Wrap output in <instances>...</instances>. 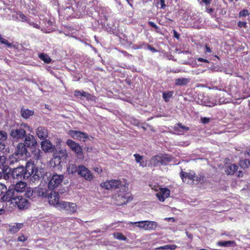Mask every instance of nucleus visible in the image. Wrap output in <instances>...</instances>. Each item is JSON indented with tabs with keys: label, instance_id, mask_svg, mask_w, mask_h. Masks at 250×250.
Listing matches in <instances>:
<instances>
[{
	"label": "nucleus",
	"instance_id": "nucleus-5",
	"mask_svg": "<svg viewBox=\"0 0 250 250\" xmlns=\"http://www.w3.org/2000/svg\"><path fill=\"white\" fill-rule=\"evenodd\" d=\"M57 209L64 210L67 214L72 215L77 212L78 208L76 204L74 203L62 201Z\"/></svg>",
	"mask_w": 250,
	"mask_h": 250
},
{
	"label": "nucleus",
	"instance_id": "nucleus-23",
	"mask_svg": "<svg viewBox=\"0 0 250 250\" xmlns=\"http://www.w3.org/2000/svg\"><path fill=\"white\" fill-rule=\"evenodd\" d=\"M23 226L22 223H15L14 225H10L9 226V231L11 233L14 234L21 229Z\"/></svg>",
	"mask_w": 250,
	"mask_h": 250
},
{
	"label": "nucleus",
	"instance_id": "nucleus-24",
	"mask_svg": "<svg viewBox=\"0 0 250 250\" xmlns=\"http://www.w3.org/2000/svg\"><path fill=\"white\" fill-rule=\"evenodd\" d=\"M190 81V79L188 78H180L176 79L175 81V84L176 86H183L188 84Z\"/></svg>",
	"mask_w": 250,
	"mask_h": 250
},
{
	"label": "nucleus",
	"instance_id": "nucleus-46",
	"mask_svg": "<svg viewBox=\"0 0 250 250\" xmlns=\"http://www.w3.org/2000/svg\"><path fill=\"white\" fill-rule=\"evenodd\" d=\"M250 15V12H249L248 10L247 9H244L243 10H241L240 11L239 13V16L240 17H246L247 16H249Z\"/></svg>",
	"mask_w": 250,
	"mask_h": 250
},
{
	"label": "nucleus",
	"instance_id": "nucleus-10",
	"mask_svg": "<svg viewBox=\"0 0 250 250\" xmlns=\"http://www.w3.org/2000/svg\"><path fill=\"white\" fill-rule=\"evenodd\" d=\"M47 197L49 204L58 208L62 201L60 200V195L58 192L52 190L49 193H48Z\"/></svg>",
	"mask_w": 250,
	"mask_h": 250
},
{
	"label": "nucleus",
	"instance_id": "nucleus-17",
	"mask_svg": "<svg viewBox=\"0 0 250 250\" xmlns=\"http://www.w3.org/2000/svg\"><path fill=\"white\" fill-rule=\"evenodd\" d=\"M11 185L14 188L15 191L18 193V195H19V193L25 191L27 188L26 183L22 182V180L15 182V183H12Z\"/></svg>",
	"mask_w": 250,
	"mask_h": 250
},
{
	"label": "nucleus",
	"instance_id": "nucleus-7",
	"mask_svg": "<svg viewBox=\"0 0 250 250\" xmlns=\"http://www.w3.org/2000/svg\"><path fill=\"white\" fill-rule=\"evenodd\" d=\"M128 224L135 225L137 227L145 230H154L158 226L156 222L150 221H142L135 222H130L128 223Z\"/></svg>",
	"mask_w": 250,
	"mask_h": 250
},
{
	"label": "nucleus",
	"instance_id": "nucleus-64",
	"mask_svg": "<svg viewBox=\"0 0 250 250\" xmlns=\"http://www.w3.org/2000/svg\"><path fill=\"white\" fill-rule=\"evenodd\" d=\"M246 153H247V154L248 155L250 156V149H249L247 151V152H246Z\"/></svg>",
	"mask_w": 250,
	"mask_h": 250
},
{
	"label": "nucleus",
	"instance_id": "nucleus-22",
	"mask_svg": "<svg viewBox=\"0 0 250 250\" xmlns=\"http://www.w3.org/2000/svg\"><path fill=\"white\" fill-rule=\"evenodd\" d=\"M36 133L41 140H45L48 137V130L44 126H39L36 129Z\"/></svg>",
	"mask_w": 250,
	"mask_h": 250
},
{
	"label": "nucleus",
	"instance_id": "nucleus-57",
	"mask_svg": "<svg viewBox=\"0 0 250 250\" xmlns=\"http://www.w3.org/2000/svg\"><path fill=\"white\" fill-rule=\"evenodd\" d=\"M197 61L200 62H207V63L209 62L208 60L202 58H197Z\"/></svg>",
	"mask_w": 250,
	"mask_h": 250
},
{
	"label": "nucleus",
	"instance_id": "nucleus-48",
	"mask_svg": "<svg viewBox=\"0 0 250 250\" xmlns=\"http://www.w3.org/2000/svg\"><path fill=\"white\" fill-rule=\"evenodd\" d=\"M6 146L4 142H0V151L2 153H5L7 152V149L6 148Z\"/></svg>",
	"mask_w": 250,
	"mask_h": 250
},
{
	"label": "nucleus",
	"instance_id": "nucleus-11",
	"mask_svg": "<svg viewBox=\"0 0 250 250\" xmlns=\"http://www.w3.org/2000/svg\"><path fill=\"white\" fill-rule=\"evenodd\" d=\"M100 186L106 189H116L120 188L122 185L120 181L118 180H111L103 182Z\"/></svg>",
	"mask_w": 250,
	"mask_h": 250
},
{
	"label": "nucleus",
	"instance_id": "nucleus-44",
	"mask_svg": "<svg viewBox=\"0 0 250 250\" xmlns=\"http://www.w3.org/2000/svg\"><path fill=\"white\" fill-rule=\"evenodd\" d=\"M85 8V6H83L82 7H81V6H80V3H78L77 4V10L78 12L79 13L80 15H82L84 13Z\"/></svg>",
	"mask_w": 250,
	"mask_h": 250
},
{
	"label": "nucleus",
	"instance_id": "nucleus-18",
	"mask_svg": "<svg viewBox=\"0 0 250 250\" xmlns=\"http://www.w3.org/2000/svg\"><path fill=\"white\" fill-rule=\"evenodd\" d=\"M74 95L78 98H80L82 100L86 99L88 101H95V97L94 96L83 91H81L76 90L74 92Z\"/></svg>",
	"mask_w": 250,
	"mask_h": 250
},
{
	"label": "nucleus",
	"instance_id": "nucleus-8",
	"mask_svg": "<svg viewBox=\"0 0 250 250\" xmlns=\"http://www.w3.org/2000/svg\"><path fill=\"white\" fill-rule=\"evenodd\" d=\"M63 178V175H53L48 184V188L50 190H53L57 188L62 183Z\"/></svg>",
	"mask_w": 250,
	"mask_h": 250
},
{
	"label": "nucleus",
	"instance_id": "nucleus-6",
	"mask_svg": "<svg viewBox=\"0 0 250 250\" xmlns=\"http://www.w3.org/2000/svg\"><path fill=\"white\" fill-rule=\"evenodd\" d=\"M171 160V157L167 155H156L150 159V163L153 167H158L167 165Z\"/></svg>",
	"mask_w": 250,
	"mask_h": 250
},
{
	"label": "nucleus",
	"instance_id": "nucleus-33",
	"mask_svg": "<svg viewBox=\"0 0 250 250\" xmlns=\"http://www.w3.org/2000/svg\"><path fill=\"white\" fill-rule=\"evenodd\" d=\"M203 104L207 106L212 107L215 106L216 104L213 101H211L208 97H204V101H203Z\"/></svg>",
	"mask_w": 250,
	"mask_h": 250
},
{
	"label": "nucleus",
	"instance_id": "nucleus-30",
	"mask_svg": "<svg viewBox=\"0 0 250 250\" xmlns=\"http://www.w3.org/2000/svg\"><path fill=\"white\" fill-rule=\"evenodd\" d=\"M133 156L135 157L136 162L139 163L140 166L142 167L146 166V163L143 160V157L142 156L139 154H135Z\"/></svg>",
	"mask_w": 250,
	"mask_h": 250
},
{
	"label": "nucleus",
	"instance_id": "nucleus-41",
	"mask_svg": "<svg viewBox=\"0 0 250 250\" xmlns=\"http://www.w3.org/2000/svg\"><path fill=\"white\" fill-rule=\"evenodd\" d=\"M240 166L242 167L245 168L248 167L250 166V161L248 159H245L240 161Z\"/></svg>",
	"mask_w": 250,
	"mask_h": 250
},
{
	"label": "nucleus",
	"instance_id": "nucleus-4",
	"mask_svg": "<svg viewBox=\"0 0 250 250\" xmlns=\"http://www.w3.org/2000/svg\"><path fill=\"white\" fill-rule=\"evenodd\" d=\"M0 188L2 190L1 193H4L2 197V200L6 201L9 204H11L13 202V200L19 196L11 185L9 187L7 190L5 185L0 184Z\"/></svg>",
	"mask_w": 250,
	"mask_h": 250
},
{
	"label": "nucleus",
	"instance_id": "nucleus-3",
	"mask_svg": "<svg viewBox=\"0 0 250 250\" xmlns=\"http://www.w3.org/2000/svg\"><path fill=\"white\" fill-rule=\"evenodd\" d=\"M27 127H28V125L26 124L17 125L11 128L10 135L17 141L23 140L27 135L25 128Z\"/></svg>",
	"mask_w": 250,
	"mask_h": 250
},
{
	"label": "nucleus",
	"instance_id": "nucleus-51",
	"mask_svg": "<svg viewBox=\"0 0 250 250\" xmlns=\"http://www.w3.org/2000/svg\"><path fill=\"white\" fill-rule=\"evenodd\" d=\"M237 25L240 28L244 27L245 28H246L247 27V23L245 21H239L237 23Z\"/></svg>",
	"mask_w": 250,
	"mask_h": 250
},
{
	"label": "nucleus",
	"instance_id": "nucleus-54",
	"mask_svg": "<svg viewBox=\"0 0 250 250\" xmlns=\"http://www.w3.org/2000/svg\"><path fill=\"white\" fill-rule=\"evenodd\" d=\"M201 120L203 124H208L210 122V119L209 118L203 117L201 118Z\"/></svg>",
	"mask_w": 250,
	"mask_h": 250
},
{
	"label": "nucleus",
	"instance_id": "nucleus-39",
	"mask_svg": "<svg viewBox=\"0 0 250 250\" xmlns=\"http://www.w3.org/2000/svg\"><path fill=\"white\" fill-rule=\"evenodd\" d=\"M179 128L186 130H188L189 129L188 127L183 125L181 123H178L175 125L173 127V129L175 131H179Z\"/></svg>",
	"mask_w": 250,
	"mask_h": 250
},
{
	"label": "nucleus",
	"instance_id": "nucleus-35",
	"mask_svg": "<svg viewBox=\"0 0 250 250\" xmlns=\"http://www.w3.org/2000/svg\"><path fill=\"white\" fill-rule=\"evenodd\" d=\"M235 242L233 241H219L217 245L222 247H229L232 244H234Z\"/></svg>",
	"mask_w": 250,
	"mask_h": 250
},
{
	"label": "nucleus",
	"instance_id": "nucleus-28",
	"mask_svg": "<svg viewBox=\"0 0 250 250\" xmlns=\"http://www.w3.org/2000/svg\"><path fill=\"white\" fill-rule=\"evenodd\" d=\"M237 166L235 164H231L225 169V172L228 175H232L237 170Z\"/></svg>",
	"mask_w": 250,
	"mask_h": 250
},
{
	"label": "nucleus",
	"instance_id": "nucleus-9",
	"mask_svg": "<svg viewBox=\"0 0 250 250\" xmlns=\"http://www.w3.org/2000/svg\"><path fill=\"white\" fill-rule=\"evenodd\" d=\"M11 204L17 206L19 209L22 210L27 209L29 205L28 201L22 196H19L13 200Z\"/></svg>",
	"mask_w": 250,
	"mask_h": 250
},
{
	"label": "nucleus",
	"instance_id": "nucleus-43",
	"mask_svg": "<svg viewBox=\"0 0 250 250\" xmlns=\"http://www.w3.org/2000/svg\"><path fill=\"white\" fill-rule=\"evenodd\" d=\"M7 139V134L6 132L0 130V141L3 142Z\"/></svg>",
	"mask_w": 250,
	"mask_h": 250
},
{
	"label": "nucleus",
	"instance_id": "nucleus-45",
	"mask_svg": "<svg viewBox=\"0 0 250 250\" xmlns=\"http://www.w3.org/2000/svg\"><path fill=\"white\" fill-rule=\"evenodd\" d=\"M6 157L5 156H0V168L2 167V168L6 166V165H4L6 163Z\"/></svg>",
	"mask_w": 250,
	"mask_h": 250
},
{
	"label": "nucleus",
	"instance_id": "nucleus-1",
	"mask_svg": "<svg viewBox=\"0 0 250 250\" xmlns=\"http://www.w3.org/2000/svg\"><path fill=\"white\" fill-rule=\"evenodd\" d=\"M33 167L32 161L27 162L25 167L21 166L11 168L8 166H6L2 168L3 179L7 181V183L11 184L23 179H28L30 177V173L33 171Z\"/></svg>",
	"mask_w": 250,
	"mask_h": 250
},
{
	"label": "nucleus",
	"instance_id": "nucleus-32",
	"mask_svg": "<svg viewBox=\"0 0 250 250\" xmlns=\"http://www.w3.org/2000/svg\"><path fill=\"white\" fill-rule=\"evenodd\" d=\"M67 171L69 174H75L78 172V167L75 164H70L67 167Z\"/></svg>",
	"mask_w": 250,
	"mask_h": 250
},
{
	"label": "nucleus",
	"instance_id": "nucleus-15",
	"mask_svg": "<svg viewBox=\"0 0 250 250\" xmlns=\"http://www.w3.org/2000/svg\"><path fill=\"white\" fill-rule=\"evenodd\" d=\"M68 134L74 139L83 140V142L88 138L87 134L81 131L70 130L68 132Z\"/></svg>",
	"mask_w": 250,
	"mask_h": 250
},
{
	"label": "nucleus",
	"instance_id": "nucleus-62",
	"mask_svg": "<svg viewBox=\"0 0 250 250\" xmlns=\"http://www.w3.org/2000/svg\"><path fill=\"white\" fill-rule=\"evenodd\" d=\"M165 220H167V221H172V222L175 221V219L173 217L166 218L165 219Z\"/></svg>",
	"mask_w": 250,
	"mask_h": 250
},
{
	"label": "nucleus",
	"instance_id": "nucleus-59",
	"mask_svg": "<svg viewBox=\"0 0 250 250\" xmlns=\"http://www.w3.org/2000/svg\"><path fill=\"white\" fill-rule=\"evenodd\" d=\"M205 52L206 53H211L212 52V51L210 49V47L207 45L206 44V46H205Z\"/></svg>",
	"mask_w": 250,
	"mask_h": 250
},
{
	"label": "nucleus",
	"instance_id": "nucleus-27",
	"mask_svg": "<svg viewBox=\"0 0 250 250\" xmlns=\"http://www.w3.org/2000/svg\"><path fill=\"white\" fill-rule=\"evenodd\" d=\"M18 155L14 152L12 155H10L9 156L8 159V163L9 165L12 166L14 165L16 163L20 161V158L18 157Z\"/></svg>",
	"mask_w": 250,
	"mask_h": 250
},
{
	"label": "nucleus",
	"instance_id": "nucleus-56",
	"mask_svg": "<svg viewBox=\"0 0 250 250\" xmlns=\"http://www.w3.org/2000/svg\"><path fill=\"white\" fill-rule=\"evenodd\" d=\"M160 4L161 5V8L163 9H165L166 6L165 0H160Z\"/></svg>",
	"mask_w": 250,
	"mask_h": 250
},
{
	"label": "nucleus",
	"instance_id": "nucleus-50",
	"mask_svg": "<svg viewBox=\"0 0 250 250\" xmlns=\"http://www.w3.org/2000/svg\"><path fill=\"white\" fill-rule=\"evenodd\" d=\"M146 42H142V43H141L139 44L135 45L134 48L135 49H141V48H145L146 47Z\"/></svg>",
	"mask_w": 250,
	"mask_h": 250
},
{
	"label": "nucleus",
	"instance_id": "nucleus-37",
	"mask_svg": "<svg viewBox=\"0 0 250 250\" xmlns=\"http://www.w3.org/2000/svg\"><path fill=\"white\" fill-rule=\"evenodd\" d=\"M173 91H169L168 92H164L163 93V98L165 100V102H167L169 101V98L173 96Z\"/></svg>",
	"mask_w": 250,
	"mask_h": 250
},
{
	"label": "nucleus",
	"instance_id": "nucleus-14",
	"mask_svg": "<svg viewBox=\"0 0 250 250\" xmlns=\"http://www.w3.org/2000/svg\"><path fill=\"white\" fill-rule=\"evenodd\" d=\"M23 144L29 148H35L38 146V143L35 137L30 134H29L24 138Z\"/></svg>",
	"mask_w": 250,
	"mask_h": 250
},
{
	"label": "nucleus",
	"instance_id": "nucleus-26",
	"mask_svg": "<svg viewBox=\"0 0 250 250\" xmlns=\"http://www.w3.org/2000/svg\"><path fill=\"white\" fill-rule=\"evenodd\" d=\"M21 113L22 118L27 119L30 116L33 115L34 112L33 110L22 107L21 110Z\"/></svg>",
	"mask_w": 250,
	"mask_h": 250
},
{
	"label": "nucleus",
	"instance_id": "nucleus-36",
	"mask_svg": "<svg viewBox=\"0 0 250 250\" xmlns=\"http://www.w3.org/2000/svg\"><path fill=\"white\" fill-rule=\"evenodd\" d=\"M177 246L175 245H167L164 246L160 247L155 249V250H174L176 248Z\"/></svg>",
	"mask_w": 250,
	"mask_h": 250
},
{
	"label": "nucleus",
	"instance_id": "nucleus-47",
	"mask_svg": "<svg viewBox=\"0 0 250 250\" xmlns=\"http://www.w3.org/2000/svg\"><path fill=\"white\" fill-rule=\"evenodd\" d=\"M148 24L151 26V27H152L153 28H154L156 30V31L158 32V33H159V30H160V27L157 25L154 22H153V21H149L148 22Z\"/></svg>",
	"mask_w": 250,
	"mask_h": 250
},
{
	"label": "nucleus",
	"instance_id": "nucleus-20",
	"mask_svg": "<svg viewBox=\"0 0 250 250\" xmlns=\"http://www.w3.org/2000/svg\"><path fill=\"white\" fill-rule=\"evenodd\" d=\"M41 145L42 148L45 152H53L55 149V146L48 140L42 141Z\"/></svg>",
	"mask_w": 250,
	"mask_h": 250
},
{
	"label": "nucleus",
	"instance_id": "nucleus-12",
	"mask_svg": "<svg viewBox=\"0 0 250 250\" xmlns=\"http://www.w3.org/2000/svg\"><path fill=\"white\" fill-rule=\"evenodd\" d=\"M15 153L18 156H21L24 158H28L30 156V152L27 150L25 144L23 143H20L18 144Z\"/></svg>",
	"mask_w": 250,
	"mask_h": 250
},
{
	"label": "nucleus",
	"instance_id": "nucleus-61",
	"mask_svg": "<svg viewBox=\"0 0 250 250\" xmlns=\"http://www.w3.org/2000/svg\"><path fill=\"white\" fill-rule=\"evenodd\" d=\"M174 37L176 38L177 39H179L180 38V35L178 33L177 31L175 30H173Z\"/></svg>",
	"mask_w": 250,
	"mask_h": 250
},
{
	"label": "nucleus",
	"instance_id": "nucleus-55",
	"mask_svg": "<svg viewBox=\"0 0 250 250\" xmlns=\"http://www.w3.org/2000/svg\"><path fill=\"white\" fill-rule=\"evenodd\" d=\"M27 239L24 235H21L18 237V241L20 242H24Z\"/></svg>",
	"mask_w": 250,
	"mask_h": 250
},
{
	"label": "nucleus",
	"instance_id": "nucleus-63",
	"mask_svg": "<svg viewBox=\"0 0 250 250\" xmlns=\"http://www.w3.org/2000/svg\"><path fill=\"white\" fill-rule=\"evenodd\" d=\"M213 9L212 8H209V9H208L207 10V12H208V13H209V14L212 13L213 12Z\"/></svg>",
	"mask_w": 250,
	"mask_h": 250
},
{
	"label": "nucleus",
	"instance_id": "nucleus-21",
	"mask_svg": "<svg viewBox=\"0 0 250 250\" xmlns=\"http://www.w3.org/2000/svg\"><path fill=\"white\" fill-rule=\"evenodd\" d=\"M170 190L167 188H162L160 191L156 193V196L160 201L164 202L169 196Z\"/></svg>",
	"mask_w": 250,
	"mask_h": 250
},
{
	"label": "nucleus",
	"instance_id": "nucleus-52",
	"mask_svg": "<svg viewBox=\"0 0 250 250\" xmlns=\"http://www.w3.org/2000/svg\"><path fill=\"white\" fill-rule=\"evenodd\" d=\"M27 22L31 25V26H32L33 27L36 28H37V29H39L40 28V26L36 23H34V22L33 21H31L29 20H28L27 21Z\"/></svg>",
	"mask_w": 250,
	"mask_h": 250
},
{
	"label": "nucleus",
	"instance_id": "nucleus-16",
	"mask_svg": "<svg viewBox=\"0 0 250 250\" xmlns=\"http://www.w3.org/2000/svg\"><path fill=\"white\" fill-rule=\"evenodd\" d=\"M66 144L69 146L71 149L75 152L77 155H81L83 154V149L79 144L76 143L74 141L69 139L66 141Z\"/></svg>",
	"mask_w": 250,
	"mask_h": 250
},
{
	"label": "nucleus",
	"instance_id": "nucleus-38",
	"mask_svg": "<svg viewBox=\"0 0 250 250\" xmlns=\"http://www.w3.org/2000/svg\"><path fill=\"white\" fill-rule=\"evenodd\" d=\"M113 235L115 238L120 240L125 241L127 240L126 237L122 233L120 232L114 233L113 234Z\"/></svg>",
	"mask_w": 250,
	"mask_h": 250
},
{
	"label": "nucleus",
	"instance_id": "nucleus-49",
	"mask_svg": "<svg viewBox=\"0 0 250 250\" xmlns=\"http://www.w3.org/2000/svg\"><path fill=\"white\" fill-rule=\"evenodd\" d=\"M0 42H1L2 44L6 45L9 47H11L12 46L11 43H9L8 41L7 40L3 39L2 38L0 40Z\"/></svg>",
	"mask_w": 250,
	"mask_h": 250
},
{
	"label": "nucleus",
	"instance_id": "nucleus-34",
	"mask_svg": "<svg viewBox=\"0 0 250 250\" xmlns=\"http://www.w3.org/2000/svg\"><path fill=\"white\" fill-rule=\"evenodd\" d=\"M39 57L41 60L43 61L45 63H49L51 62V58L48 55L45 54L41 53L39 55Z\"/></svg>",
	"mask_w": 250,
	"mask_h": 250
},
{
	"label": "nucleus",
	"instance_id": "nucleus-31",
	"mask_svg": "<svg viewBox=\"0 0 250 250\" xmlns=\"http://www.w3.org/2000/svg\"><path fill=\"white\" fill-rule=\"evenodd\" d=\"M25 191V195L26 197L31 198L32 200H36L35 197H34V189H32L30 188H26Z\"/></svg>",
	"mask_w": 250,
	"mask_h": 250
},
{
	"label": "nucleus",
	"instance_id": "nucleus-40",
	"mask_svg": "<svg viewBox=\"0 0 250 250\" xmlns=\"http://www.w3.org/2000/svg\"><path fill=\"white\" fill-rule=\"evenodd\" d=\"M17 19L21 21H27L28 20L26 17L21 12H19L17 13Z\"/></svg>",
	"mask_w": 250,
	"mask_h": 250
},
{
	"label": "nucleus",
	"instance_id": "nucleus-25",
	"mask_svg": "<svg viewBox=\"0 0 250 250\" xmlns=\"http://www.w3.org/2000/svg\"><path fill=\"white\" fill-rule=\"evenodd\" d=\"M48 193L45 190L42 188H35L34 189V197L36 199L37 197H47Z\"/></svg>",
	"mask_w": 250,
	"mask_h": 250
},
{
	"label": "nucleus",
	"instance_id": "nucleus-42",
	"mask_svg": "<svg viewBox=\"0 0 250 250\" xmlns=\"http://www.w3.org/2000/svg\"><path fill=\"white\" fill-rule=\"evenodd\" d=\"M41 151L39 149H35L33 152L34 158L36 160H39L41 158Z\"/></svg>",
	"mask_w": 250,
	"mask_h": 250
},
{
	"label": "nucleus",
	"instance_id": "nucleus-53",
	"mask_svg": "<svg viewBox=\"0 0 250 250\" xmlns=\"http://www.w3.org/2000/svg\"><path fill=\"white\" fill-rule=\"evenodd\" d=\"M146 47L148 50L151 51L152 52H157V50L150 44L146 43Z\"/></svg>",
	"mask_w": 250,
	"mask_h": 250
},
{
	"label": "nucleus",
	"instance_id": "nucleus-19",
	"mask_svg": "<svg viewBox=\"0 0 250 250\" xmlns=\"http://www.w3.org/2000/svg\"><path fill=\"white\" fill-rule=\"evenodd\" d=\"M180 177L184 183L188 184H193L195 180V174H191L182 171L180 173Z\"/></svg>",
	"mask_w": 250,
	"mask_h": 250
},
{
	"label": "nucleus",
	"instance_id": "nucleus-13",
	"mask_svg": "<svg viewBox=\"0 0 250 250\" xmlns=\"http://www.w3.org/2000/svg\"><path fill=\"white\" fill-rule=\"evenodd\" d=\"M78 174L86 180L91 181L93 178L91 171L83 165L78 167Z\"/></svg>",
	"mask_w": 250,
	"mask_h": 250
},
{
	"label": "nucleus",
	"instance_id": "nucleus-58",
	"mask_svg": "<svg viewBox=\"0 0 250 250\" xmlns=\"http://www.w3.org/2000/svg\"><path fill=\"white\" fill-rule=\"evenodd\" d=\"M60 152H61L62 154V157L63 158H66L67 157V154L65 150H62V151H60Z\"/></svg>",
	"mask_w": 250,
	"mask_h": 250
},
{
	"label": "nucleus",
	"instance_id": "nucleus-2",
	"mask_svg": "<svg viewBox=\"0 0 250 250\" xmlns=\"http://www.w3.org/2000/svg\"><path fill=\"white\" fill-rule=\"evenodd\" d=\"M33 165V171L30 173V181L35 183L41 181L42 179L45 181V178L47 179L51 176V174L46 171L43 167H36L34 163L32 162Z\"/></svg>",
	"mask_w": 250,
	"mask_h": 250
},
{
	"label": "nucleus",
	"instance_id": "nucleus-29",
	"mask_svg": "<svg viewBox=\"0 0 250 250\" xmlns=\"http://www.w3.org/2000/svg\"><path fill=\"white\" fill-rule=\"evenodd\" d=\"M117 198V200L120 202V203L119 204L120 205H125L129 200V197L128 195L123 196L121 195H119Z\"/></svg>",
	"mask_w": 250,
	"mask_h": 250
},
{
	"label": "nucleus",
	"instance_id": "nucleus-60",
	"mask_svg": "<svg viewBox=\"0 0 250 250\" xmlns=\"http://www.w3.org/2000/svg\"><path fill=\"white\" fill-rule=\"evenodd\" d=\"M212 0H202V2L205 3L206 6L210 5Z\"/></svg>",
	"mask_w": 250,
	"mask_h": 250
}]
</instances>
